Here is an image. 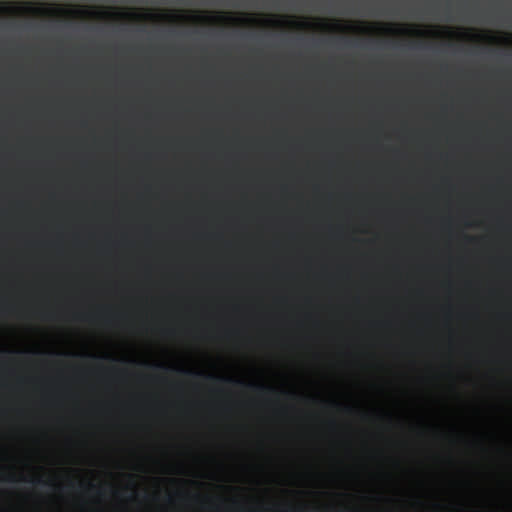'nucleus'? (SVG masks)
<instances>
[{
    "mask_svg": "<svg viewBox=\"0 0 512 512\" xmlns=\"http://www.w3.org/2000/svg\"><path fill=\"white\" fill-rule=\"evenodd\" d=\"M250 387H255V388H257V389H258V390H260V391H268V390H272V388L267 387V386H264V385L250 384Z\"/></svg>",
    "mask_w": 512,
    "mask_h": 512,
    "instance_id": "f03ea898",
    "label": "nucleus"
},
{
    "mask_svg": "<svg viewBox=\"0 0 512 512\" xmlns=\"http://www.w3.org/2000/svg\"><path fill=\"white\" fill-rule=\"evenodd\" d=\"M210 379H218L217 377L215 376H212V375H209L208 376ZM222 380L226 381L227 383H237V384H241V382H239V380H235L233 378H221Z\"/></svg>",
    "mask_w": 512,
    "mask_h": 512,
    "instance_id": "f257e3e1",
    "label": "nucleus"
},
{
    "mask_svg": "<svg viewBox=\"0 0 512 512\" xmlns=\"http://www.w3.org/2000/svg\"><path fill=\"white\" fill-rule=\"evenodd\" d=\"M35 481H38V483H39V479H31L30 480L31 483H35Z\"/></svg>",
    "mask_w": 512,
    "mask_h": 512,
    "instance_id": "20e7f679",
    "label": "nucleus"
},
{
    "mask_svg": "<svg viewBox=\"0 0 512 512\" xmlns=\"http://www.w3.org/2000/svg\"><path fill=\"white\" fill-rule=\"evenodd\" d=\"M181 371L184 372V373H193V371H191V370H183L182 369Z\"/></svg>",
    "mask_w": 512,
    "mask_h": 512,
    "instance_id": "7ed1b4c3",
    "label": "nucleus"
}]
</instances>
